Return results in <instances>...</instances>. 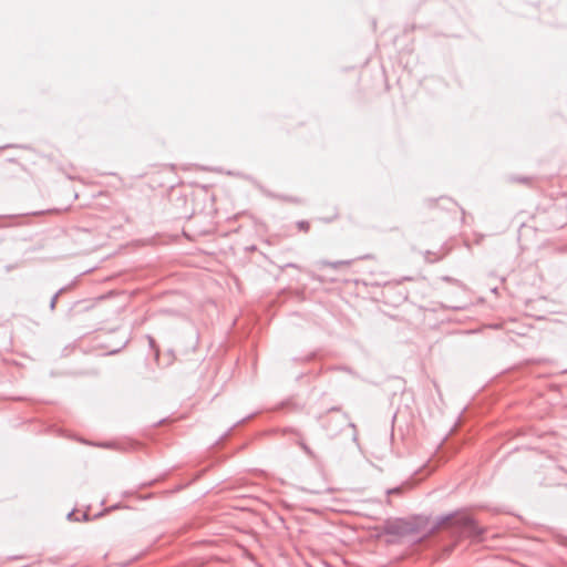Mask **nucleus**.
Returning a JSON list of instances; mask_svg holds the SVG:
<instances>
[{"instance_id": "f257e3e1", "label": "nucleus", "mask_w": 567, "mask_h": 567, "mask_svg": "<svg viewBox=\"0 0 567 567\" xmlns=\"http://www.w3.org/2000/svg\"><path fill=\"white\" fill-rule=\"evenodd\" d=\"M441 528L450 530L452 536L457 538L464 536L478 538L484 533L472 516L457 512L441 515L433 522L431 516L425 514L386 519L382 532L384 535L396 537L419 536L416 542L422 543Z\"/></svg>"}, {"instance_id": "f03ea898", "label": "nucleus", "mask_w": 567, "mask_h": 567, "mask_svg": "<svg viewBox=\"0 0 567 567\" xmlns=\"http://www.w3.org/2000/svg\"><path fill=\"white\" fill-rule=\"evenodd\" d=\"M347 425L349 427L354 429L355 425L348 421L347 415H339V416H332L328 420L327 423V431L330 433V435H336L340 427Z\"/></svg>"}, {"instance_id": "7ed1b4c3", "label": "nucleus", "mask_w": 567, "mask_h": 567, "mask_svg": "<svg viewBox=\"0 0 567 567\" xmlns=\"http://www.w3.org/2000/svg\"><path fill=\"white\" fill-rule=\"evenodd\" d=\"M403 491H404L403 486H396V487L386 489V495L388 496H391V495L401 496L403 494Z\"/></svg>"}, {"instance_id": "20e7f679", "label": "nucleus", "mask_w": 567, "mask_h": 567, "mask_svg": "<svg viewBox=\"0 0 567 567\" xmlns=\"http://www.w3.org/2000/svg\"><path fill=\"white\" fill-rule=\"evenodd\" d=\"M327 266L333 268V269H338L340 266H343V265H349L350 261H347V260H339V261H327L324 262Z\"/></svg>"}, {"instance_id": "39448f33", "label": "nucleus", "mask_w": 567, "mask_h": 567, "mask_svg": "<svg viewBox=\"0 0 567 567\" xmlns=\"http://www.w3.org/2000/svg\"><path fill=\"white\" fill-rule=\"evenodd\" d=\"M65 290V288H61L58 292L54 293V296L52 297L51 301H50V309L51 310H54L55 309V306H56V302H58V298L59 296Z\"/></svg>"}, {"instance_id": "423d86ee", "label": "nucleus", "mask_w": 567, "mask_h": 567, "mask_svg": "<svg viewBox=\"0 0 567 567\" xmlns=\"http://www.w3.org/2000/svg\"><path fill=\"white\" fill-rule=\"evenodd\" d=\"M147 340H148V344H150L151 349H153L155 351V357L158 358L159 349L156 346L155 339L151 336H147Z\"/></svg>"}, {"instance_id": "0eeeda50", "label": "nucleus", "mask_w": 567, "mask_h": 567, "mask_svg": "<svg viewBox=\"0 0 567 567\" xmlns=\"http://www.w3.org/2000/svg\"><path fill=\"white\" fill-rule=\"evenodd\" d=\"M299 445L306 452L307 455H309L310 457L315 456L312 450L306 443L299 442Z\"/></svg>"}, {"instance_id": "6e6552de", "label": "nucleus", "mask_w": 567, "mask_h": 567, "mask_svg": "<svg viewBox=\"0 0 567 567\" xmlns=\"http://www.w3.org/2000/svg\"><path fill=\"white\" fill-rule=\"evenodd\" d=\"M66 518H68L69 520H80L78 517H75V512H74V511H71V512L68 514Z\"/></svg>"}, {"instance_id": "1a4fd4ad", "label": "nucleus", "mask_w": 567, "mask_h": 567, "mask_svg": "<svg viewBox=\"0 0 567 567\" xmlns=\"http://www.w3.org/2000/svg\"><path fill=\"white\" fill-rule=\"evenodd\" d=\"M299 227H300L301 229L307 230V229H308V224H307L306 221H300V223H299Z\"/></svg>"}, {"instance_id": "9d476101", "label": "nucleus", "mask_w": 567, "mask_h": 567, "mask_svg": "<svg viewBox=\"0 0 567 567\" xmlns=\"http://www.w3.org/2000/svg\"><path fill=\"white\" fill-rule=\"evenodd\" d=\"M82 519H83V520H89V519H90L89 514H87V513H83V515H82Z\"/></svg>"}, {"instance_id": "9b49d317", "label": "nucleus", "mask_w": 567, "mask_h": 567, "mask_svg": "<svg viewBox=\"0 0 567 567\" xmlns=\"http://www.w3.org/2000/svg\"><path fill=\"white\" fill-rule=\"evenodd\" d=\"M518 181L522 182V183H527L528 178L527 177H523V178H519Z\"/></svg>"}, {"instance_id": "f8f14e48", "label": "nucleus", "mask_w": 567, "mask_h": 567, "mask_svg": "<svg viewBox=\"0 0 567 567\" xmlns=\"http://www.w3.org/2000/svg\"><path fill=\"white\" fill-rule=\"evenodd\" d=\"M115 508H117V506H111V507H109V508H107V509H105V511H106V512H111V511H113V509H115Z\"/></svg>"}, {"instance_id": "ddd939ff", "label": "nucleus", "mask_w": 567, "mask_h": 567, "mask_svg": "<svg viewBox=\"0 0 567 567\" xmlns=\"http://www.w3.org/2000/svg\"><path fill=\"white\" fill-rule=\"evenodd\" d=\"M445 281H451V278L450 277H444L443 278Z\"/></svg>"}, {"instance_id": "4468645a", "label": "nucleus", "mask_w": 567, "mask_h": 567, "mask_svg": "<svg viewBox=\"0 0 567 567\" xmlns=\"http://www.w3.org/2000/svg\"><path fill=\"white\" fill-rule=\"evenodd\" d=\"M0 227H6V225H0Z\"/></svg>"}]
</instances>
